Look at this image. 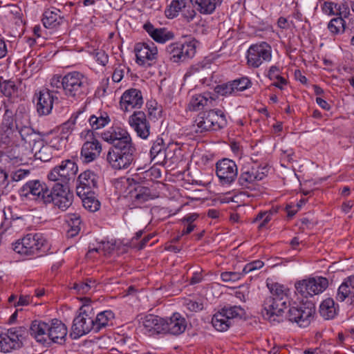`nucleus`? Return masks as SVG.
I'll return each mask as SVG.
<instances>
[{
  "mask_svg": "<svg viewBox=\"0 0 354 354\" xmlns=\"http://www.w3.org/2000/svg\"><path fill=\"white\" fill-rule=\"evenodd\" d=\"M17 91V86L11 80H3L0 77V91L6 97H10Z\"/></svg>",
  "mask_w": 354,
  "mask_h": 354,
  "instance_id": "nucleus-47",
  "label": "nucleus"
},
{
  "mask_svg": "<svg viewBox=\"0 0 354 354\" xmlns=\"http://www.w3.org/2000/svg\"><path fill=\"white\" fill-rule=\"evenodd\" d=\"M136 57V63L143 66H150L153 60H156L158 55V49L155 44L149 43H138L134 47Z\"/></svg>",
  "mask_w": 354,
  "mask_h": 354,
  "instance_id": "nucleus-20",
  "label": "nucleus"
},
{
  "mask_svg": "<svg viewBox=\"0 0 354 354\" xmlns=\"http://www.w3.org/2000/svg\"><path fill=\"white\" fill-rule=\"evenodd\" d=\"M328 28L333 34H338L344 32L345 29V21L342 17L332 19L328 24Z\"/></svg>",
  "mask_w": 354,
  "mask_h": 354,
  "instance_id": "nucleus-46",
  "label": "nucleus"
},
{
  "mask_svg": "<svg viewBox=\"0 0 354 354\" xmlns=\"http://www.w3.org/2000/svg\"><path fill=\"white\" fill-rule=\"evenodd\" d=\"M262 315L270 322H283L284 310L287 308L286 301L277 300L272 297H266L263 301Z\"/></svg>",
  "mask_w": 354,
  "mask_h": 354,
  "instance_id": "nucleus-14",
  "label": "nucleus"
},
{
  "mask_svg": "<svg viewBox=\"0 0 354 354\" xmlns=\"http://www.w3.org/2000/svg\"><path fill=\"white\" fill-rule=\"evenodd\" d=\"M221 313L230 321L231 324H233V320L236 318L241 319L245 316V310L240 306H225L221 308Z\"/></svg>",
  "mask_w": 354,
  "mask_h": 354,
  "instance_id": "nucleus-38",
  "label": "nucleus"
},
{
  "mask_svg": "<svg viewBox=\"0 0 354 354\" xmlns=\"http://www.w3.org/2000/svg\"><path fill=\"white\" fill-rule=\"evenodd\" d=\"M328 286V281L326 277H317L297 281L295 288L301 296L308 297L322 292Z\"/></svg>",
  "mask_w": 354,
  "mask_h": 354,
  "instance_id": "nucleus-11",
  "label": "nucleus"
},
{
  "mask_svg": "<svg viewBox=\"0 0 354 354\" xmlns=\"http://www.w3.org/2000/svg\"><path fill=\"white\" fill-rule=\"evenodd\" d=\"M53 91L48 89L41 91L39 93L37 102V111L39 115H48L51 113L55 99Z\"/></svg>",
  "mask_w": 354,
  "mask_h": 354,
  "instance_id": "nucleus-27",
  "label": "nucleus"
},
{
  "mask_svg": "<svg viewBox=\"0 0 354 354\" xmlns=\"http://www.w3.org/2000/svg\"><path fill=\"white\" fill-rule=\"evenodd\" d=\"M136 151L133 144L111 147L106 154V161L113 169H127L134 160Z\"/></svg>",
  "mask_w": 354,
  "mask_h": 354,
  "instance_id": "nucleus-2",
  "label": "nucleus"
},
{
  "mask_svg": "<svg viewBox=\"0 0 354 354\" xmlns=\"http://www.w3.org/2000/svg\"><path fill=\"white\" fill-rule=\"evenodd\" d=\"M88 121L93 129H98L107 124L110 122V119L108 115L104 113V115L100 113V116L91 115Z\"/></svg>",
  "mask_w": 354,
  "mask_h": 354,
  "instance_id": "nucleus-43",
  "label": "nucleus"
},
{
  "mask_svg": "<svg viewBox=\"0 0 354 354\" xmlns=\"http://www.w3.org/2000/svg\"><path fill=\"white\" fill-rule=\"evenodd\" d=\"M93 194H86L81 198L84 207L91 212H95L100 209V203Z\"/></svg>",
  "mask_w": 354,
  "mask_h": 354,
  "instance_id": "nucleus-42",
  "label": "nucleus"
},
{
  "mask_svg": "<svg viewBox=\"0 0 354 354\" xmlns=\"http://www.w3.org/2000/svg\"><path fill=\"white\" fill-rule=\"evenodd\" d=\"M48 188L44 183H41L39 180H29L20 189L19 194L21 196L45 204Z\"/></svg>",
  "mask_w": 354,
  "mask_h": 354,
  "instance_id": "nucleus-19",
  "label": "nucleus"
},
{
  "mask_svg": "<svg viewBox=\"0 0 354 354\" xmlns=\"http://www.w3.org/2000/svg\"><path fill=\"white\" fill-rule=\"evenodd\" d=\"M73 194L68 184L56 182L50 189L48 188L45 204L53 203L59 209H67L73 203Z\"/></svg>",
  "mask_w": 354,
  "mask_h": 354,
  "instance_id": "nucleus-6",
  "label": "nucleus"
},
{
  "mask_svg": "<svg viewBox=\"0 0 354 354\" xmlns=\"http://www.w3.org/2000/svg\"><path fill=\"white\" fill-rule=\"evenodd\" d=\"M176 149V147L174 144L168 145L165 146L163 153L164 165H165L168 160L173 158L174 155V151Z\"/></svg>",
  "mask_w": 354,
  "mask_h": 354,
  "instance_id": "nucleus-56",
  "label": "nucleus"
},
{
  "mask_svg": "<svg viewBox=\"0 0 354 354\" xmlns=\"http://www.w3.org/2000/svg\"><path fill=\"white\" fill-rule=\"evenodd\" d=\"M77 181V194L82 197L86 194H95L94 189L97 188L99 176L93 171L86 170L78 176Z\"/></svg>",
  "mask_w": 354,
  "mask_h": 354,
  "instance_id": "nucleus-21",
  "label": "nucleus"
},
{
  "mask_svg": "<svg viewBox=\"0 0 354 354\" xmlns=\"http://www.w3.org/2000/svg\"><path fill=\"white\" fill-rule=\"evenodd\" d=\"M270 292L272 294L269 297L274 298L277 300H281L286 301V304L288 302V297L287 293L286 292V288L283 286L277 283L272 284L270 287H269Z\"/></svg>",
  "mask_w": 354,
  "mask_h": 354,
  "instance_id": "nucleus-41",
  "label": "nucleus"
},
{
  "mask_svg": "<svg viewBox=\"0 0 354 354\" xmlns=\"http://www.w3.org/2000/svg\"><path fill=\"white\" fill-rule=\"evenodd\" d=\"M47 9L43 14L42 22L45 28H54L62 23L64 17H61L55 10L60 12L59 9Z\"/></svg>",
  "mask_w": 354,
  "mask_h": 354,
  "instance_id": "nucleus-32",
  "label": "nucleus"
},
{
  "mask_svg": "<svg viewBox=\"0 0 354 354\" xmlns=\"http://www.w3.org/2000/svg\"><path fill=\"white\" fill-rule=\"evenodd\" d=\"M102 138L112 147L133 144L129 133L124 129L115 127L102 133Z\"/></svg>",
  "mask_w": 354,
  "mask_h": 354,
  "instance_id": "nucleus-23",
  "label": "nucleus"
},
{
  "mask_svg": "<svg viewBox=\"0 0 354 354\" xmlns=\"http://www.w3.org/2000/svg\"><path fill=\"white\" fill-rule=\"evenodd\" d=\"M164 330L162 333H169L173 335H178L184 333L187 328V321L179 313H174L168 318L164 319Z\"/></svg>",
  "mask_w": 354,
  "mask_h": 354,
  "instance_id": "nucleus-26",
  "label": "nucleus"
},
{
  "mask_svg": "<svg viewBox=\"0 0 354 354\" xmlns=\"http://www.w3.org/2000/svg\"><path fill=\"white\" fill-rule=\"evenodd\" d=\"M232 82L234 91H244L250 84V81L247 77H241L240 79L234 80Z\"/></svg>",
  "mask_w": 354,
  "mask_h": 354,
  "instance_id": "nucleus-51",
  "label": "nucleus"
},
{
  "mask_svg": "<svg viewBox=\"0 0 354 354\" xmlns=\"http://www.w3.org/2000/svg\"><path fill=\"white\" fill-rule=\"evenodd\" d=\"M129 124L142 139H147L150 135L151 126L145 112L138 111L129 118Z\"/></svg>",
  "mask_w": 354,
  "mask_h": 354,
  "instance_id": "nucleus-22",
  "label": "nucleus"
},
{
  "mask_svg": "<svg viewBox=\"0 0 354 354\" xmlns=\"http://www.w3.org/2000/svg\"><path fill=\"white\" fill-rule=\"evenodd\" d=\"M194 5H195V0H172L165 9V13L167 18L174 19L178 15L179 12H181L183 18L189 22L196 15Z\"/></svg>",
  "mask_w": 354,
  "mask_h": 354,
  "instance_id": "nucleus-12",
  "label": "nucleus"
},
{
  "mask_svg": "<svg viewBox=\"0 0 354 354\" xmlns=\"http://www.w3.org/2000/svg\"><path fill=\"white\" fill-rule=\"evenodd\" d=\"M143 28L158 43L163 44L174 37V35L171 31L168 30L165 28H155L149 21L144 24Z\"/></svg>",
  "mask_w": 354,
  "mask_h": 354,
  "instance_id": "nucleus-28",
  "label": "nucleus"
},
{
  "mask_svg": "<svg viewBox=\"0 0 354 354\" xmlns=\"http://www.w3.org/2000/svg\"><path fill=\"white\" fill-rule=\"evenodd\" d=\"M184 306L192 312H198L201 310L203 308L202 302L192 300L190 299H185L184 301Z\"/></svg>",
  "mask_w": 354,
  "mask_h": 354,
  "instance_id": "nucleus-52",
  "label": "nucleus"
},
{
  "mask_svg": "<svg viewBox=\"0 0 354 354\" xmlns=\"http://www.w3.org/2000/svg\"><path fill=\"white\" fill-rule=\"evenodd\" d=\"M143 104L142 93L136 88L126 91L120 98V107L124 111H129L133 109H140Z\"/></svg>",
  "mask_w": 354,
  "mask_h": 354,
  "instance_id": "nucleus-25",
  "label": "nucleus"
},
{
  "mask_svg": "<svg viewBox=\"0 0 354 354\" xmlns=\"http://www.w3.org/2000/svg\"><path fill=\"white\" fill-rule=\"evenodd\" d=\"M77 117L78 115L72 116L68 121L62 124L61 127L62 133L67 134L73 130Z\"/></svg>",
  "mask_w": 354,
  "mask_h": 354,
  "instance_id": "nucleus-54",
  "label": "nucleus"
},
{
  "mask_svg": "<svg viewBox=\"0 0 354 354\" xmlns=\"http://www.w3.org/2000/svg\"><path fill=\"white\" fill-rule=\"evenodd\" d=\"M212 324L216 330L221 332L227 330L232 325L221 310L214 315Z\"/></svg>",
  "mask_w": 354,
  "mask_h": 354,
  "instance_id": "nucleus-39",
  "label": "nucleus"
},
{
  "mask_svg": "<svg viewBox=\"0 0 354 354\" xmlns=\"http://www.w3.org/2000/svg\"><path fill=\"white\" fill-rule=\"evenodd\" d=\"M72 288L75 290L78 294L81 295L86 294L90 291L86 279L84 281L75 283Z\"/></svg>",
  "mask_w": 354,
  "mask_h": 354,
  "instance_id": "nucleus-57",
  "label": "nucleus"
},
{
  "mask_svg": "<svg viewBox=\"0 0 354 354\" xmlns=\"http://www.w3.org/2000/svg\"><path fill=\"white\" fill-rule=\"evenodd\" d=\"M263 262L260 260L254 261L251 263H247L243 269V273L248 274L254 270L260 269L263 266Z\"/></svg>",
  "mask_w": 354,
  "mask_h": 354,
  "instance_id": "nucleus-55",
  "label": "nucleus"
},
{
  "mask_svg": "<svg viewBox=\"0 0 354 354\" xmlns=\"http://www.w3.org/2000/svg\"><path fill=\"white\" fill-rule=\"evenodd\" d=\"M133 201L137 204H142L152 198L151 192L149 187L138 185L131 192Z\"/></svg>",
  "mask_w": 354,
  "mask_h": 354,
  "instance_id": "nucleus-36",
  "label": "nucleus"
},
{
  "mask_svg": "<svg viewBox=\"0 0 354 354\" xmlns=\"http://www.w3.org/2000/svg\"><path fill=\"white\" fill-rule=\"evenodd\" d=\"M78 171L77 164L69 159L62 161L61 164L55 167L48 174L50 181L68 184L73 180Z\"/></svg>",
  "mask_w": 354,
  "mask_h": 354,
  "instance_id": "nucleus-10",
  "label": "nucleus"
},
{
  "mask_svg": "<svg viewBox=\"0 0 354 354\" xmlns=\"http://www.w3.org/2000/svg\"><path fill=\"white\" fill-rule=\"evenodd\" d=\"M95 59L100 64L105 66L109 61V57L104 50H98L95 53Z\"/></svg>",
  "mask_w": 354,
  "mask_h": 354,
  "instance_id": "nucleus-61",
  "label": "nucleus"
},
{
  "mask_svg": "<svg viewBox=\"0 0 354 354\" xmlns=\"http://www.w3.org/2000/svg\"><path fill=\"white\" fill-rule=\"evenodd\" d=\"M216 174L222 185H231L237 178V165L229 158L220 160L216 163Z\"/></svg>",
  "mask_w": 354,
  "mask_h": 354,
  "instance_id": "nucleus-17",
  "label": "nucleus"
},
{
  "mask_svg": "<svg viewBox=\"0 0 354 354\" xmlns=\"http://www.w3.org/2000/svg\"><path fill=\"white\" fill-rule=\"evenodd\" d=\"M223 0H195L197 10L203 15L212 14L218 6H220Z\"/></svg>",
  "mask_w": 354,
  "mask_h": 354,
  "instance_id": "nucleus-37",
  "label": "nucleus"
},
{
  "mask_svg": "<svg viewBox=\"0 0 354 354\" xmlns=\"http://www.w3.org/2000/svg\"><path fill=\"white\" fill-rule=\"evenodd\" d=\"M64 93L67 97L82 99L87 93L88 79L80 72H70L64 76Z\"/></svg>",
  "mask_w": 354,
  "mask_h": 354,
  "instance_id": "nucleus-4",
  "label": "nucleus"
},
{
  "mask_svg": "<svg viewBox=\"0 0 354 354\" xmlns=\"http://www.w3.org/2000/svg\"><path fill=\"white\" fill-rule=\"evenodd\" d=\"M243 273L236 272H224L221 274L222 280L225 282L236 281L239 280Z\"/></svg>",
  "mask_w": 354,
  "mask_h": 354,
  "instance_id": "nucleus-53",
  "label": "nucleus"
},
{
  "mask_svg": "<svg viewBox=\"0 0 354 354\" xmlns=\"http://www.w3.org/2000/svg\"><path fill=\"white\" fill-rule=\"evenodd\" d=\"M50 86L55 88H62L64 92V77L55 75L50 80Z\"/></svg>",
  "mask_w": 354,
  "mask_h": 354,
  "instance_id": "nucleus-59",
  "label": "nucleus"
},
{
  "mask_svg": "<svg viewBox=\"0 0 354 354\" xmlns=\"http://www.w3.org/2000/svg\"><path fill=\"white\" fill-rule=\"evenodd\" d=\"M350 295L354 296V274L346 278L339 286L336 299L339 302H342Z\"/></svg>",
  "mask_w": 354,
  "mask_h": 354,
  "instance_id": "nucleus-31",
  "label": "nucleus"
},
{
  "mask_svg": "<svg viewBox=\"0 0 354 354\" xmlns=\"http://www.w3.org/2000/svg\"><path fill=\"white\" fill-rule=\"evenodd\" d=\"M13 250L25 256H41L49 250V244L41 233H30L18 240Z\"/></svg>",
  "mask_w": 354,
  "mask_h": 354,
  "instance_id": "nucleus-1",
  "label": "nucleus"
},
{
  "mask_svg": "<svg viewBox=\"0 0 354 354\" xmlns=\"http://www.w3.org/2000/svg\"><path fill=\"white\" fill-rule=\"evenodd\" d=\"M271 46L266 42L252 45L248 50V64L254 68H258L263 62L271 59Z\"/></svg>",
  "mask_w": 354,
  "mask_h": 354,
  "instance_id": "nucleus-16",
  "label": "nucleus"
},
{
  "mask_svg": "<svg viewBox=\"0 0 354 354\" xmlns=\"http://www.w3.org/2000/svg\"><path fill=\"white\" fill-rule=\"evenodd\" d=\"M209 98L205 95H196L192 97L189 107L192 111H198L201 107H204L207 105Z\"/></svg>",
  "mask_w": 354,
  "mask_h": 354,
  "instance_id": "nucleus-45",
  "label": "nucleus"
},
{
  "mask_svg": "<svg viewBox=\"0 0 354 354\" xmlns=\"http://www.w3.org/2000/svg\"><path fill=\"white\" fill-rule=\"evenodd\" d=\"M165 144L162 138H158L150 149V156L154 165H164L163 153Z\"/></svg>",
  "mask_w": 354,
  "mask_h": 354,
  "instance_id": "nucleus-33",
  "label": "nucleus"
},
{
  "mask_svg": "<svg viewBox=\"0 0 354 354\" xmlns=\"http://www.w3.org/2000/svg\"><path fill=\"white\" fill-rule=\"evenodd\" d=\"M27 335L28 330L24 326L11 328L0 334V351L8 353L20 348Z\"/></svg>",
  "mask_w": 354,
  "mask_h": 354,
  "instance_id": "nucleus-8",
  "label": "nucleus"
},
{
  "mask_svg": "<svg viewBox=\"0 0 354 354\" xmlns=\"http://www.w3.org/2000/svg\"><path fill=\"white\" fill-rule=\"evenodd\" d=\"M66 221L71 228L67 231V236L72 238L76 236L80 230L81 218L78 214H71L67 216Z\"/></svg>",
  "mask_w": 354,
  "mask_h": 354,
  "instance_id": "nucleus-40",
  "label": "nucleus"
},
{
  "mask_svg": "<svg viewBox=\"0 0 354 354\" xmlns=\"http://www.w3.org/2000/svg\"><path fill=\"white\" fill-rule=\"evenodd\" d=\"M337 4L332 2H324L323 10L328 15H335L334 8H336Z\"/></svg>",
  "mask_w": 354,
  "mask_h": 354,
  "instance_id": "nucleus-64",
  "label": "nucleus"
},
{
  "mask_svg": "<svg viewBox=\"0 0 354 354\" xmlns=\"http://www.w3.org/2000/svg\"><path fill=\"white\" fill-rule=\"evenodd\" d=\"M215 91L219 95H227L234 92L232 82H228L225 84L217 85L215 87Z\"/></svg>",
  "mask_w": 354,
  "mask_h": 354,
  "instance_id": "nucleus-50",
  "label": "nucleus"
},
{
  "mask_svg": "<svg viewBox=\"0 0 354 354\" xmlns=\"http://www.w3.org/2000/svg\"><path fill=\"white\" fill-rule=\"evenodd\" d=\"M315 313L314 304L311 302H306L296 306H291L286 315V319L297 323L300 327H306L310 324Z\"/></svg>",
  "mask_w": 354,
  "mask_h": 354,
  "instance_id": "nucleus-9",
  "label": "nucleus"
},
{
  "mask_svg": "<svg viewBox=\"0 0 354 354\" xmlns=\"http://www.w3.org/2000/svg\"><path fill=\"white\" fill-rule=\"evenodd\" d=\"M338 306H335V301L331 298L324 300L319 307L320 315L325 319H333L337 313Z\"/></svg>",
  "mask_w": 354,
  "mask_h": 354,
  "instance_id": "nucleus-35",
  "label": "nucleus"
},
{
  "mask_svg": "<svg viewBox=\"0 0 354 354\" xmlns=\"http://www.w3.org/2000/svg\"><path fill=\"white\" fill-rule=\"evenodd\" d=\"M5 111L2 118L1 126H3L8 123L15 122V115L14 116L13 112L8 108L7 106H4Z\"/></svg>",
  "mask_w": 354,
  "mask_h": 354,
  "instance_id": "nucleus-58",
  "label": "nucleus"
},
{
  "mask_svg": "<svg viewBox=\"0 0 354 354\" xmlns=\"http://www.w3.org/2000/svg\"><path fill=\"white\" fill-rule=\"evenodd\" d=\"M268 172L267 166L257 167L244 166L241 169L238 183L243 188H252L256 182L263 179L267 176Z\"/></svg>",
  "mask_w": 354,
  "mask_h": 354,
  "instance_id": "nucleus-15",
  "label": "nucleus"
},
{
  "mask_svg": "<svg viewBox=\"0 0 354 354\" xmlns=\"http://www.w3.org/2000/svg\"><path fill=\"white\" fill-rule=\"evenodd\" d=\"M114 318V314L111 310H104L95 314L94 315V333H98L102 329L108 326L110 324H111L112 320Z\"/></svg>",
  "mask_w": 354,
  "mask_h": 354,
  "instance_id": "nucleus-34",
  "label": "nucleus"
},
{
  "mask_svg": "<svg viewBox=\"0 0 354 354\" xmlns=\"http://www.w3.org/2000/svg\"><path fill=\"white\" fill-rule=\"evenodd\" d=\"M94 315L95 312L91 305H83L80 308V314L73 319L71 336L77 339L91 331L94 332Z\"/></svg>",
  "mask_w": 354,
  "mask_h": 354,
  "instance_id": "nucleus-5",
  "label": "nucleus"
},
{
  "mask_svg": "<svg viewBox=\"0 0 354 354\" xmlns=\"http://www.w3.org/2000/svg\"><path fill=\"white\" fill-rule=\"evenodd\" d=\"M67 328L64 324L58 319H53L49 326L47 334V345L50 346L53 343L62 345L66 342L67 335Z\"/></svg>",
  "mask_w": 354,
  "mask_h": 354,
  "instance_id": "nucleus-24",
  "label": "nucleus"
},
{
  "mask_svg": "<svg viewBox=\"0 0 354 354\" xmlns=\"http://www.w3.org/2000/svg\"><path fill=\"white\" fill-rule=\"evenodd\" d=\"M81 135L82 137L84 136L86 139L81 149V158H83L84 162H93L100 156L102 151V145L94 138L93 132L91 130H87L85 135L82 132Z\"/></svg>",
  "mask_w": 354,
  "mask_h": 354,
  "instance_id": "nucleus-18",
  "label": "nucleus"
},
{
  "mask_svg": "<svg viewBox=\"0 0 354 354\" xmlns=\"http://www.w3.org/2000/svg\"><path fill=\"white\" fill-rule=\"evenodd\" d=\"M124 76V68L121 66L116 68L112 75V80L115 82H119L122 80Z\"/></svg>",
  "mask_w": 354,
  "mask_h": 354,
  "instance_id": "nucleus-62",
  "label": "nucleus"
},
{
  "mask_svg": "<svg viewBox=\"0 0 354 354\" xmlns=\"http://www.w3.org/2000/svg\"><path fill=\"white\" fill-rule=\"evenodd\" d=\"M50 323L34 320L30 327V335L44 345H47L48 337L47 334L49 330Z\"/></svg>",
  "mask_w": 354,
  "mask_h": 354,
  "instance_id": "nucleus-29",
  "label": "nucleus"
},
{
  "mask_svg": "<svg viewBox=\"0 0 354 354\" xmlns=\"http://www.w3.org/2000/svg\"><path fill=\"white\" fill-rule=\"evenodd\" d=\"M140 324L147 332L162 333L164 330V319L154 315H147L141 319Z\"/></svg>",
  "mask_w": 354,
  "mask_h": 354,
  "instance_id": "nucleus-30",
  "label": "nucleus"
},
{
  "mask_svg": "<svg viewBox=\"0 0 354 354\" xmlns=\"http://www.w3.org/2000/svg\"><path fill=\"white\" fill-rule=\"evenodd\" d=\"M196 132L216 131L226 127L227 119L224 113L219 109H212L201 112L194 121Z\"/></svg>",
  "mask_w": 354,
  "mask_h": 354,
  "instance_id": "nucleus-3",
  "label": "nucleus"
},
{
  "mask_svg": "<svg viewBox=\"0 0 354 354\" xmlns=\"http://www.w3.org/2000/svg\"><path fill=\"white\" fill-rule=\"evenodd\" d=\"M38 146L41 145L39 150L35 152V156L37 159L41 160L43 162H47L50 160L53 157V148L51 146L48 145H44L43 142L41 143H37Z\"/></svg>",
  "mask_w": 354,
  "mask_h": 354,
  "instance_id": "nucleus-44",
  "label": "nucleus"
},
{
  "mask_svg": "<svg viewBox=\"0 0 354 354\" xmlns=\"http://www.w3.org/2000/svg\"><path fill=\"white\" fill-rule=\"evenodd\" d=\"M196 44L195 39L185 43H171L166 47V54L174 63L187 62L195 55Z\"/></svg>",
  "mask_w": 354,
  "mask_h": 354,
  "instance_id": "nucleus-7",
  "label": "nucleus"
},
{
  "mask_svg": "<svg viewBox=\"0 0 354 354\" xmlns=\"http://www.w3.org/2000/svg\"><path fill=\"white\" fill-rule=\"evenodd\" d=\"M30 174L28 169H18L12 174L11 178L13 181H19L23 180L26 176Z\"/></svg>",
  "mask_w": 354,
  "mask_h": 354,
  "instance_id": "nucleus-60",
  "label": "nucleus"
},
{
  "mask_svg": "<svg viewBox=\"0 0 354 354\" xmlns=\"http://www.w3.org/2000/svg\"><path fill=\"white\" fill-rule=\"evenodd\" d=\"M199 215L197 213H192L186 215L181 219L183 224H194L193 223L198 218Z\"/></svg>",
  "mask_w": 354,
  "mask_h": 354,
  "instance_id": "nucleus-63",
  "label": "nucleus"
},
{
  "mask_svg": "<svg viewBox=\"0 0 354 354\" xmlns=\"http://www.w3.org/2000/svg\"><path fill=\"white\" fill-rule=\"evenodd\" d=\"M15 131L10 130H0V143L6 147L13 143Z\"/></svg>",
  "mask_w": 354,
  "mask_h": 354,
  "instance_id": "nucleus-48",
  "label": "nucleus"
},
{
  "mask_svg": "<svg viewBox=\"0 0 354 354\" xmlns=\"http://www.w3.org/2000/svg\"><path fill=\"white\" fill-rule=\"evenodd\" d=\"M271 212H261L257 215L253 222L261 221L258 226V228L261 230L266 227V224L271 220Z\"/></svg>",
  "mask_w": 354,
  "mask_h": 354,
  "instance_id": "nucleus-49",
  "label": "nucleus"
},
{
  "mask_svg": "<svg viewBox=\"0 0 354 354\" xmlns=\"http://www.w3.org/2000/svg\"><path fill=\"white\" fill-rule=\"evenodd\" d=\"M15 129L19 133L21 139L24 143H28L30 145L32 142H34L32 149L36 147L37 143H41L42 140L36 138V133L34 129L30 127V120L28 116L22 113H17L15 114Z\"/></svg>",
  "mask_w": 354,
  "mask_h": 354,
  "instance_id": "nucleus-13",
  "label": "nucleus"
}]
</instances>
